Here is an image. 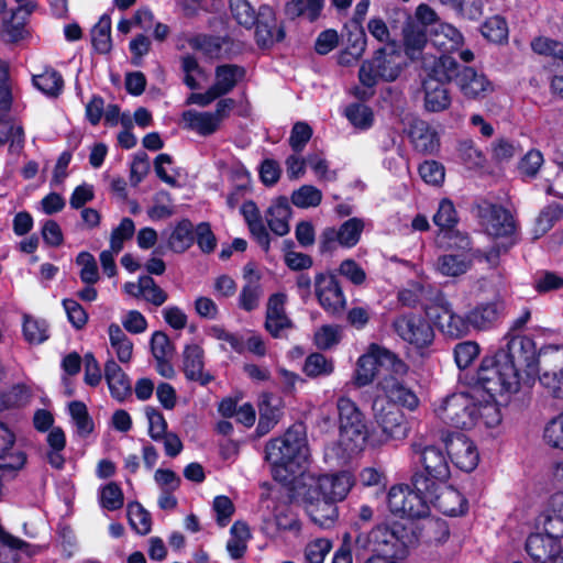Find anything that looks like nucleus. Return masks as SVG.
<instances>
[{
	"label": "nucleus",
	"mask_w": 563,
	"mask_h": 563,
	"mask_svg": "<svg viewBox=\"0 0 563 563\" xmlns=\"http://www.w3.org/2000/svg\"><path fill=\"white\" fill-rule=\"evenodd\" d=\"M432 412L441 424L457 429L495 428L501 422L498 405L484 399L472 386L465 391L437 399L432 404Z\"/></svg>",
	"instance_id": "obj_1"
},
{
	"label": "nucleus",
	"mask_w": 563,
	"mask_h": 563,
	"mask_svg": "<svg viewBox=\"0 0 563 563\" xmlns=\"http://www.w3.org/2000/svg\"><path fill=\"white\" fill-rule=\"evenodd\" d=\"M265 452L276 481L291 483L298 474L302 475L309 460L302 426H292L283 435L271 440Z\"/></svg>",
	"instance_id": "obj_2"
},
{
	"label": "nucleus",
	"mask_w": 563,
	"mask_h": 563,
	"mask_svg": "<svg viewBox=\"0 0 563 563\" xmlns=\"http://www.w3.org/2000/svg\"><path fill=\"white\" fill-rule=\"evenodd\" d=\"M505 356L504 352L485 356L473 377L472 387L477 389L484 399L495 404L497 397L515 394L520 387L518 369L510 362H505Z\"/></svg>",
	"instance_id": "obj_3"
},
{
	"label": "nucleus",
	"mask_w": 563,
	"mask_h": 563,
	"mask_svg": "<svg viewBox=\"0 0 563 563\" xmlns=\"http://www.w3.org/2000/svg\"><path fill=\"white\" fill-rule=\"evenodd\" d=\"M477 217L483 232L494 242L485 253V260L496 265L499 255L508 252L519 240L516 220L506 208L488 202L478 206Z\"/></svg>",
	"instance_id": "obj_4"
},
{
	"label": "nucleus",
	"mask_w": 563,
	"mask_h": 563,
	"mask_svg": "<svg viewBox=\"0 0 563 563\" xmlns=\"http://www.w3.org/2000/svg\"><path fill=\"white\" fill-rule=\"evenodd\" d=\"M410 449L412 461L420 466L412 476V485L421 492L430 493L448 483L451 476L450 464L440 448L415 440Z\"/></svg>",
	"instance_id": "obj_5"
},
{
	"label": "nucleus",
	"mask_w": 563,
	"mask_h": 563,
	"mask_svg": "<svg viewBox=\"0 0 563 563\" xmlns=\"http://www.w3.org/2000/svg\"><path fill=\"white\" fill-rule=\"evenodd\" d=\"M393 372L404 374L409 371L408 365L394 352L378 345L371 344L363 355L356 362L353 374V384L356 387H364L373 383L378 375Z\"/></svg>",
	"instance_id": "obj_6"
},
{
	"label": "nucleus",
	"mask_w": 563,
	"mask_h": 563,
	"mask_svg": "<svg viewBox=\"0 0 563 563\" xmlns=\"http://www.w3.org/2000/svg\"><path fill=\"white\" fill-rule=\"evenodd\" d=\"M375 427L369 431L368 443L372 446H380L390 441L405 440L410 431L406 416L396 406L374 402Z\"/></svg>",
	"instance_id": "obj_7"
},
{
	"label": "nucleus",
	"mask_w": 563,
	"mask_h": 563,
	"mask_svg": "<svg viewBox=\"0 0 563 563\" xmlns=\"http://www.w3.org/2000/svg\"><path fill=\"white\" fill-rule=\"evenodd\" d=\"M391 515L405 519H420L430 514V501L427 492L419 490L407 484L394 485L386 497Z\"/></svg>",
	"instance_id": "obj_8"
},
{
	"label": "nucleus",
	"mask_w": 563,
	"mask_h": 563,
	"mask_svg": "<svg viewBox=\"0 0 563 563\" xmlns=\"http://www.w3.org/2000/svg\"><path fill=\"white\" fill-rule=\"evenodd\" d=\"M283 494L273 489L267 496L261 499V511L263 519V529L268 534H275L279 531L300 530V522L297 516L291 511L289 504L282 500Z\"/></svg>",
	"instance_id": "obj_9"
},
{
	"label": "nucleus",
	"mask_w": 563,
	"mask_h": 563,
	"mask_svg": "<svg viewBox=\"0 0 563 563\" xmlns=\"http://www.w3.org/2000/svg\"><path fill=\"white\" fill-rule=\"evenodd\" d=\"M402 56L396 49H378L371 60H365L358 73L361 82L366 87H373L378 79L395 80L402 69Z\"/></svg>",
	"instance_id": "obj_10"
},
{
	"label": "nucleus",
	"mask_w": 563,
	"mask_h": 563,
	"mask_svg": "<svg viewBox=\"0 0 563 563\" xmlns=\"http://www.w3.org/2000/svg\"><path fill=\"white\" fill-rule=\"evenodd\" d=\"M235 106L232 98L220 99L214 111H199L189 109L183 112L184 126L201 136L216 133L224 119H227Z\"/></svg>",
	"instance_id": "obj_11"
},
{
	"label": "nucleus",
	"mask_w": 563,
	"mask_h": 563,
	"mask_svg": "<svg viewBox=\"0 0 563 563\" xmlns=\"http://www.w3.org/2000/svg\"><path fill=\"white\" fill-rule=\"evenodd\" d=\"M394 329L399 338L419 353H423L434 341V330L421 314L405 313L394 321Z\"/></svg>",
	"instance_id": "obj_12"
},
{
	"label": "nucleus",
	"mask_w": 563,
	"mask_h": 563,
	"mask_svg": "<svg viewBox=\"0 0 563 563\" xmlns=\"http://www.w3.org/2000/svg\"><path fill=\"white\" fill-rule=\"evenodd\" d=\"M302 481L316 497H322L331 503L343 500L354 485L353 475L346 471L319 476L308 475Z\"/></svg>",
	"instance_id": "obj_13"
},
{
	"label": "nucleus",
	"mask_w": 563,
	"mask_h": 563,
	"mask_svg": "<svg viewBox=\"0 0 563 563\" xmlns=\"http://www.w3.org/2000/svg\"><path fill=\"white\" fill-rule=\"evenodd\" d=\"M498 352L505 353V362L514 364L518 373L522 371L527 382L533 380L539 373V362L537 347L532 339L525 335L512 336L506 350Z\"/></svg>",
	"instance_id": "obj_14"
},
{
	"label": "nucleus",
	"mask_w": 563,
	"mask_h": 563,
	"mask_svg": "<svg viewBox=\"0 0 563 563\" xmlns=\"http://www.w3.org/2000/svg\"><path fill=\"white\" fill-rule=\"evenodd\" d=\"M368 437L369 432L366 431L365 424L340 427L339 440L325 449V459L345 463L364 450Z\"/></svg>",
	"instance_id": "obj_15"
},
{
	"label": "nucleus",
	"mask_w": 563,
	"mask_h": 563,
	"mask_svg": "<svg viewBox=\"0 0 563 563\" xmlns=\"http://www.w3.org/2000/svg\"><path fill=\"white\" fill-rule=\"evenodd\" d=\"M408 371L404 374L388 372L382 374L377 382V389L389 400L388 404L399 405L409 411H415L420 405L416 393L405 382Z\"/></svg>",
	"instance_id": "obj_16"
},
{
	"label": "nucleus",
	"mask_w": 563,
	"mask_h": 563,
	"mask_svg": "<svg viewBox=\"0 0 563 563\" xmlns=\"http://www.w3.org/2000/svg\"><path fill=\"white\" fill-rule=\"evenodd\" d=\"M314 292L319 305L325 312L336 316L345 309L346 298L334 275H317L314 278Z\"/></svg>",
	"instance_id": "obj_17"
},
{
	"label": "nucleus",
	"mask_w": 563,
	"mask_h": 563,
	"mask_svg": "<svg viewBox=\"0 0 563 563\" xmlns=\"http://www.w3.org/2000/svg\"><path fill=\"white\" fill-rule=\"evenodd\" d=\"M537 529L529 537L552 541L563 539V493L551 496L548 507L538 518Z\"/></svg>",
	"instance_id": "obj_18"
},
{
	"label": "nucleus",
	"mask_w": 563,
	"mask_h": 563,
	"mask_svg": "<svg viewBox=\"0 0 563 563\" xmlns=\"http://www.w3.org/2000/svg\"><path fill=\"white\" fill-rule=\"evenodd\" d=\"M428 313L435 321L440 331L448 336L457 339L470 333L467 314L462 317L455 313L451 303L443 298H439Z\"/></svg>",
	"instance_id": "obj_19"
},
{
	"label": "nucleus",
	"mask_w": 563,
	"mask_h": 563,
	"mask_svg": "<svg viewBox=\"0 0 563 563\" xmlns=\"http://www.w3.org/2000/svg\"><path fill=\"white\" fill-rule=\"evenodd\" d=\"M446 454L452 463L463 472L474 471L479 462L475 443L462 433H454L444 440Z\"/></svg>",
	"instance_id": "obj_20"
},
{
	"label": "nucleus",
	"mask_w": 563,
	"mask_h": 563,
	"mask_svg": "<svg viewBox=\"0 0 563 563\" xmlns=\"http://www.w3.org/2000/svg\"><path fill=\"white\" fill-rule=\"evenodd\" d=\"M364 230V221L358 218H351L343 222L340 228H327L321 234L322 251H332L336 246L351 249L355 246Z\"/></svg>",
	"instance_id": "obj_21"
},
{
	"label": "nucleus",
	"mask_w": 563,
	"mask_h": 563,
	"mask_svg": "<svg viewBox=\"0 0 563 563\" xmlns=\"http://www.w3.org/2000/svg\"><path fill=\"white\" fill-rule=\"evenodd\" d=\"M456 86L468 100H482L495 90L494 82L484 73L468 66L462 67L456 75Z\"/></svg>",
	"instance_id": "obj_22"
},
{
	"label": "nucleus",
	"mask_w": 563,
	"mask_h": 563,
	"mask_svg": "<svg viewBox=\"0 0 563 563\" xmlns=\"http://www.w3.org/2000/svg\"><path fill=\"white\" fill-rule=\"evenodd\" d=\"M432 490L433 492L427 493L430 501V508L434 507L443 515L451 517L466 512V499L452 486L444 484L442 487H438Z\"/></svg>",
	"instance_id": "obj_23"
},
{
	"label": "nucleus",
	"mask_w": 563,
	"mask_h": 563,
	"mask_svg": "<svg viewBox=\"0 0 563 563\" xmlns=\"http://www.w3.org/2000/svg\"><path fill=\"white\" fill-rule=\"evenodd\" d=\"M526 550L534 563H563V539L552 541L528 537Z\"/></svg>",
	"instance_id": "obj_24"
},
{
	"label": "nucleus",
	"mask_w": 563,
	"mask_h": 563,
	"mask_svg": "<svg viewBox=\"0 0 563 563\" xmlns=\"http://www.w3.org/2000/svg\"><path fill=\"white\" fill-rule=\"evenodd\" d=\"M183 368L185 376L189 380L199 382L207 385L212 377L203 371L205 368V351L197 344H187L183 352Z\"/></svg>",
	"instance_id": "obj_25"
},
{
	"label": "nucleus",
	"mask_w": 563,
	"mask_h": 563,
	"mask_svg": "<svg viewBox=\"0 0 563 563\" xmlns=\"http://www.w3.org/2000/svg\"><path fill=\"white\" fill-rule=\"evenodd\" d=\"M285 294H274L269 297L266 309V330L275 338H279L284 330L291 327V321L285 312Z\"/></svg>",
	"instance_id": "obj_26"
},
{
	"label": "nucleus",
	"mask_w": 563,
	"mask_h": 563,
	"mask_svg": "<svg viewBox=\"0 0 563 563\" xmlns=\"http://www.w3.org/2000/svg\"><path fill=\"white\" fill-rule=\"evenodd\" d=\"M245 68L235 64L218 65L210 86L219 98L230 93L244 78Z\"/></svg>",
	"instance_id": "obj_27"
},
{
	"label": "nucleus",
	"mask_w": 563,
	"mask_h": 563,
	"mask_svg": "<svg viewBox=\"0 0 563 563\" xmlns=\"http://www.w3.org/2000/svg\"><path fill=\"white\" fill-rule=\"evenodd\" d=\"M307 506L306 510L311 520L321 528L330 527L336 519L334 503L316 497L310 490L302 495Z\"/></svg>",
	"instance_id": "obj_28"
},
{
	"label": "nucleus",
	"mask_w": 563,
	"mask_h": 563,
	"mask_svg": "<svg viewBox=\"0 0 563 563\" xmlns=\"http://www.w3.org/2000/svg\"><path fill=\"white\" fill-rule=\"evenodd\" d=\"M424 108L429 112H441L451 104V95L445 84L433 77L423 80Z\"/></svg>",
	"instance_id": "obj_29"
},
{
	"label": "nucleus",
	"mask_w": 563,
	"mask_h": 563,
	"mask_svg": "<svg viewBox=\"0 0 563 563\" xmlns=\"http://www.w3.org/2000/svg\"><path fill=\"white\" fill-rule=\"evenodd\" d=\"M409 137L417 151L432 154L440 146L437 131L422 120H413L409 130Z\"/></svg>",
	"instance_id": "obj_30"
},
{
	"label": "nucleus",
	"mask_w": 563,
	"mask_h": 563,
	"mask_svg": "<svg viewBox=\"0 0 563 563\" xmlns=\"http://www.w3.org/2000/svg\"><path fill=\"white\" fill-rule=\"evenodd\" d=\"M104 377L111 396L118 401H123L131 395V382L119 364L110 358L104 365Z\"/></svg>",
	"instance_id": "obj_31"
},
{
	"label": "nucleus",
	"mask_w": 563,
	"mask_h": 563,
	"mask_svg": "<svg viewBox=\"0 0 563 563\" xmlns=\"http://www.w3.org/2000/svg\"><path fill=\"white\" fill-rule=\"evenodd\" d=\"M503 311L500 302L482 303L467 312L471 329L487 330L494 325Z\"/></svg>",
	"instance_id": "obj_32"
},
{
	"label": "nucleus",
	"mask_w": 563,
	"mask_h": 563,
	"mask_svg": "<svg viewBox=\"0 0 563 563\" xmlns=\"http://www.w3.org/2000/svg\"><path fill=\"white\" fill-rule=\"evenodd\" d=\"M290 207L286 197H278L266 213V221L269 229L277 235L283 236L289 232Z\"/></svg>",
	"instance_id": "obj_33"
},
{
	"label": "nucleus",
	"mask_w": 563,
	"mask_h": 563,
	"mask_svg": "<svg viewBox=\"0 0 563 563\" xmlns=\"http://www.w3.org/2000/svg\"><path fill=\"white\" fill-rule=\"evenodd\" d=\"M423 67L429 71L428 77H433L442 82L450 81L453 78L456 80V75L461 70L456 60L446 54L433 58L432 62L424 58Z\"/></svg>",
	"instance_id": "obj_34"
},
{
	"label": "nucleus",
	"mask_w": 563,
	"mask_h": 563,
	"mask_svg": "<svg viewBox=\"0 0 563 563\" xmlns=\"http://www.w3.org/2000/svg\"><path fill=\"white\" fill-rule=\"evenodd\" d=\"M427 42V30L424 27L413 21L406 24L404 27V46L410 59H417L421 56Z\"/></svg>",
	"instance_id": "obj_35"
},
{
	"label": "nucleus",
	"mask_w": 563,
	"mask_h": 563,
	"mask_svg": "<svg viewBox=\"0 0 563 563\" xmlns=\"http://www.w3.org/2000/svg\"><path fill=\"white\" fill-rule=\"evenodd\" d=\"M282 416L280 400L269 394H264L260 401V421L257 429L261 433L268 432Z\"/></svg>",
	"instance_id": "obj_36"
},
{
	"label": "nucleus",
	"mask_w": 563,
	"mask_h": 563,
	"mask_svg": "<svg viewBox=\"0 0 563 563\" xmlns=\"http://www.w3.org/2000/svg\"><path fill=\"white\" fill-rule=\"evenodd\" d=\"M251 531L245 522L236 521L230 529V538L227 542V551L231 559L238 560L244 556Z\"/></svg>",
	"instance_id": "obj_37"
},
{
	"label": "nucleus",
	"mask_w": 563,
	"mask_h": 563,
	"mask_svg": "<svg viewBox=\"0 0 563 563\" xmlns=\"http://www.w3.org/2000/svg\"><path fill=\"white\" fill-rule=\"evenodd\" d=\"M111 351L121 363H129L133 355V343L120 325L112 323L108 328Z\"/></svg>",
	"instance_id": "obj_38"
},
{
	"label": "nucleus",
	"mask_w": 563,
	"mask_h": 563,
	"mask_svg": "<svg viewBox=\"0 0 563 563\" xmlns=\"http://www.w3.org/2000/svg\"><path fill=\"white\" fill-rule=\"evenodd\" d=\"M324 0H291L286 4L285 12L290 19L302 16L313 22L320 16Z\"/></svg>",
	"instance_id": "obj_39"
},
{
	"label": "nucleus",
	"mask_w": 563,
	"mask_h": 563,
	"mask_svg": "<svg viewBox=\"0 0 563 563\" xmlns=\"http://www.w3.org/2000/svg\"><path fill=\"white\" fill-rule=\"evenodd\" d=\"M432 42L444 52H453L463 44V36L453 25L440 23L434 30Z\"/></svg>",
	"instance_id": "obj_40"
},
{
	"label": "nucleus",
	"mask_w": 563,
	"mask_h": 563,
	"mask_svg": "<svg viewBox=\"0 0 563 563\" xmlns=\"http://www.w3.org/2000/svg\"><path fill=\"white\" fill-rule=\"evenodd\" d=\"M368 540L375 547L374 551H379L380 547L396 549L398 543L404 547L409 543L404 534H399L398 531L390 529L386 525H379L374 528L369 533Z\"/></svg>",
	"instance_id": "obj_41"
},
{
	"label": "nucleus",
	"mask_w": 563,
	"mask_h": 563,
	"mask_svg": "<svg viewBox=\"0 0 563 563\" xmlns=\"http://www.w3.org/2000/svg\"><path fill=\"white\" fill-rule=\"evenodd\" d=\"M91 40L95 49L101 54L110 52L112 47L111 40V18L104 13L100 16L97 24L91 30Z\"/></svg>",
	"instance_id": "obj_42"
},
{
	"label": "nucleus",
	"mask_w": 563,
	"mask_h": 563,
	"mask_svg": "<svg viewBox=\"0 0 563 563\" xmlns=\"http://www.w3.org/2000/svg\"><path fill=\"white\" fill-rule=\"evenodd\" d=\"M344 115L349 122L357 130H368L374 123V113L372 109L360 102H354L345 107Z\"/></svg>",
	"instance_id": "obj_43"
},
{
	"label": "nucleus",
	"mask_w": 563,
	"mask_h": 563,
	"mask_svg": "<svg viewBox=\"0 0 563 563\" xmlns=\"http://www.w3.org/2000/svg\"><path fill=\"white\" fill-rule=\"evenodd\" d=\"M340 427H358L365 424L364 417L354 401L347 397H340L336 402Z\"/></svg>",
	"instance_id": "obj_44"
},
{
	"label": "nucleus",
	"mask_w": 563,
	"mask_h": 563,
	"mask_svg": "<svg viewBox=\"0 0 563 563\" xmlns=\"http://www.w3.org/2000/svg\"><path fill=\"white\" fill-rule=\"evenodd\" d=\"M471 265V261L464 253L449 254L439 257L437 269L445 276H459L464 274Z\"/></svg>",
	"instance_id": "obj_45"
},
{
	"label": "nucleus",
	"mask_w": 563,
	"mask_h": 563,
	"mask_svg": "<svg viewBox=\"0 0 563 563\" xmlns=\"http://www.w3.org/2000/svg\"><path fill=\"white\" fill-rule=\"evenodd\" d=\"M322 191L313 185H302L290 196L291 203L300 209L318 207L322 201Z\"/></svg>",
	"instance_id": "obj_46"
},
{
	"label": "nucleus",
	"mask_w": 563,
	"mask_h": 563,
	"mask_svg": "<svg viewBox=\"0 0 563 563\" xmlns=\"http://www.w3.org/2000/svg\"><path fill=\"white\" fill-rule=\"evenodd\" d=\"M194 242L192 224L187 221H180L172 231L168 238L169 247L176 253H183Z\"/></svg>",
	"instance_id": "obj_47"
},
{
	"label": "nucleus",
	"mask_w": 563,
	"mask_h": 563,
	"mask_svg": "<svg viewBox=\"0 0 563 563\" xmlns=\"http://www.w3.org/2000/svg\"><path fill=\"white\" fill-rule=\"evenodd\" d=\"M0 543L3 545L0 555H4L7 552L11 553V563H16L21 559V554L24 553L31 556L35 553L33 548L24 542L23 540L15 538L0 527Z\"/></svg>",
	"instance_id": "obj_48"
},
{
	"label": "nucleus",
	"mask_w": 563,
	"mask_h": 563,
	"mask_svg": "<svg viewBox=\"0 0 563 563\" xmlns=\"http://www.w3.org/2000/svg\"><path fill=\"white\" fill-rule=\"evenodd\" d=\"M98 499L101 508L109 511L118 510L124 504L123 492L114 482H110L99 488Z\"/></svg>",
	"instance_id": "obj_49"
},
{
	"label": "nucleus",
	"mask_w": 563,
	"mask_h": 563,
	"mask_svg": "<svg viewBox=\"0 0 563 563\" xmlns=\"http://www.w3.org/2000/svg\"><path fill=\"white\" fill-rule=\"evenodd\" d=\"M23 335L29 343L41 344L49 336L48 325L45 320L25 314L23 319Z\"/></svg>",
	"instance_id": "obj_50"
},
{
	"label": "nucleus",
	"mask_w": 563,
	"mask_h": 563,
	"mask_svg": "<svg viewBox=\"0 0 563 563\" xmlns=\"http://www.w3.org/2000/svg\"><path fill=\"white\" fill-rule=\"evenodd\" d=\"M302 371L311 378L329 376L333 373L334 365L332 360L327 358L323 354L312 353L306 358Z\"/></svg>",
	"instance_id": "obj_51"
},
{
	"label": "nucleus",
	"mask_w": 563,
	"mask_h": 563,
	"mask_svg": "<svg viewBox=\"0 0 563 563\" xmlns=\"http://www.w3.org/2000/svg\"><path fill=\"white\" fill-rule=\"evenodd\" d=\"M197 48L211 58H221L229 54V41L219 36H200L195 41Z\"/></svg>",
	"instance_id": "obj_52"
},
{
	"label": "nucleus",
	"mask_w": 563,
	"mask_h": 563,
	"mask_svg": "<svg viewBox=\"0 0 563 563\" xmlns=\"http://www.w3.org/2000/svg\"><path fill=\"white\" fill-rule=\"evenodd\" d=\"M307 164L316 175L319 181H334L338 173L330 168V163L320 152L309 153L307 155Z\"/></svg>",
	"instance_id": "obj_53"
},
{
	"label": "nucleus",
	"mask_w": 563,
	"mask_h": 563,
	"mask_svg": "<svg viewBox=\"0 0 563 563\" xmlns=\"http://www.w3.org/2000/svg\"><path fill=\"white\" fill-rule=\"evenodd\" d=\"M128 518L130 526L139 534L145 536L151 531L152 520L150 514L139 503H131L128 506Z\"/></svg>",
	"instance_id": "obj_54"
},
{
	"label": "nucleus",
	"mask_w": 563,
	"mask_h": 563,
	"mask_svg": "<svg viewBox=\"0 0 563 563\" xmlns=\"http://www.w3.org/2000/svg\"><path fill=\"white\" fill-rule=\"evenodd\" d=\"M33 82L37 89L48 96H57L63 88V78L54 69H47L44 73L34 76Z\"/></svg>",
	"instance_id": "obj_55"
},
{
	"label": "nucleus",
	"mask_w": 563,
	"mask_h": 563,
	"mask_svg": "<svg viewBox=\"0 0 563 563\" xmlns=\"http://www.w3.org/2000/svg\"><path fill=\"white\" fill-rule=\"evenodd\" d=\"M481 347L475 341H464L455 345L454 358L459 368L465 369L478 357Z\"/></svg>",
	"instance_id": "obj_56"
},
{
	"label": "nucleus",
	"mask_w": 563,
	"mask_h": 563,
	"mask_svg": "<svg viewBox=\"0 0 563 563\" xmlns=\"http://www.w3.org/2000/svg\"><path fill=\"white\" fill-rule=\"evenodd\" d=\"M68 410L78 433L81 435L89 434L93 429V423L88 415L86 405L81 401H73L68 406Z\"/></svg>",
	"instance_id": "obj_57"
},
{
	"label": "nucleus",
	"mask_w": 563,
	"mask_h": 563,
	"mask_svg": "<svg viewBox=\"0 0 563 563\" xmlns=\"http://www.w3.org/2000/svg\"><path fill=\"white\" fill-rule=\"evenodd\" d=\"M341 341V328L325 324L320 327L313 335V342L320 350H329Z\"/></svg>",
	"instance_id": "obj_58"
},
{
	"label": "nucleus",
	"mask_w": 563,
	"mask_h": 563,
	"mask_svg": "<svg viewBox=\"0 0 563 563\" xmlns=\"http://www.w3.org/2000/svg\"><path fill=\"white\" fill-rule=\"evenodd\" d=\"M76 262L80 266L79 276L82 283L93 285L99 280L97 262L90 253H79Z\"/></svg>",
	"instance_id": "obj_59"
},
{
	"label": "nucleus",
	"mask_w": 563,
	"mask_h": 563,
	"mask_svg": "<svg viewBox=\"0 0 563 563\" xmlns=\"http://www.w3.org/2000/svg\"><path fill=\"white\" fill-rule=\"evenodd\" d=\"M482 34L490 42L500 43L508 36L507 23L498 15L489 18L482 25Z\"/></svg>",
	"instance_id": "obj_60"
},
{
	"label": "nucleus",
	"mask_w": 563,
	"mask_h": 563,
	"mask_svg": "<svg viewBox=\"0 0 563 563\" xmlns=\"http://www.w3.org/2000/svg\"><path fill=\"white\" fill-rule=\"evenodd\" d=\"M230 9L236 22L245 27L253 26L257 21L255 10L246 0H231Z\"/></svg>",
	"instance_id": "obj_61"
},
{
	"label": "nucleus",
	"mask_w": 563,
	"mask_h": 563,
	"mask_svg": "<svg viewBox=\"0 0 563 563\" xmlns=\"http://www.w3.org/2000/svg\"><path fill=\"white\" fill-rule=\"evenodd\" d=\"M332 549V542L327 538H318L307 543L305 558L308 563H323Z\"/></svg>",
	"instance_id": "obj_62"
},
{
	"label": "nucleus",
	"mask_w": 563,
	"mask_h": 563,
	"mask_svg": "<svg viewBox=\"0 0 563 563\" xmlns=\"http://www.w3.org/2000/svg\"><path fill=\"white\" fill-rule=\"evenodd\" d=\"M135 232L134 222L130 218H123L120 224L114 228L110 236V246L114 252H121L124 242L133 236Z\"/></svg>",
	"instance_id": "obj_63"
},
{
	"label": "nucleus",
	"mask_w": 563,
	"mask_h": 563,
	"mask_svg": "<svg viewBox=\"0 0 563 563\" xmlns=\"http://www.w3.org/2000/svg\"><path fill=\"white\" fill-rule=\"evenodd\" d=\"M543 438L548 445L563 450V412L548 422Z\"/></svg>",
	"instance_id": "obj_64"
}]
</instances>
